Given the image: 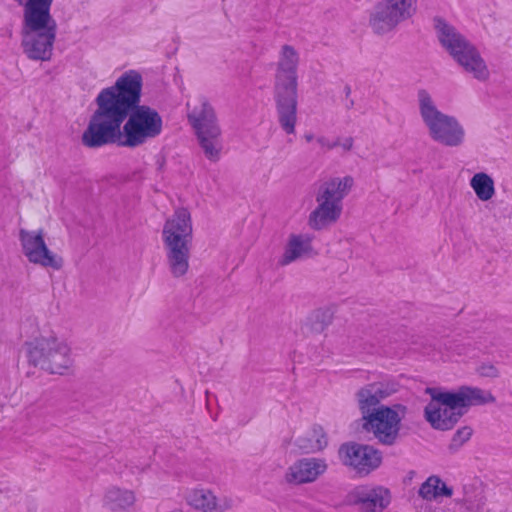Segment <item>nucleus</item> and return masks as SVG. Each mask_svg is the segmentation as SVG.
Instances as JSON below:
<instances>
[{
	"instance_id": "nucleus-26",
	"label": "nucleus",
	"mask_w": 512,
	"mask_h": 512,
	"mask_svg": "<svg viewBox=\"0 0 512 512\" xmlns=\"http://www.w3.org/2000/svg\"><path fill=\"white\" fill-rule=\"evenodd\" d=\"M472 428L469 426H464L460 429H458L455 434L453 435L452 441H451V448L458 449L460 448L464 443H466L472 436Z\"/></svg>"
},
{
	"instance_id": "nucleus-16",
	"label": "nucleus",
	"mask_w": 512,
	"mask_h": 512,
	"mask_svg": "<svg viewBox=\"0 0 512 512\" xmlns=\"http://www.w3.org/2000/svg\"><path fill=\"white\" fill-rule=\"evenodd\" d=\"M391 498L390 490L382 485H360L349 494L350 502L362 512H383Z\"/></svg>"
},
{
	"instance_id": "nucleus-3",
	"label": "nucleus",
	"mask_w": 512,
	"mask_h": 512,
	"mask_svg": "<svg viewBox=\"0 0 512 512\" xmlns=\"http://www.w3.org/2000/svg\"><path fill=\"white\" fill-rule=\"evenodd\" d=\"M123 127L110 137H102L96 134L97 130L90 132V123L82 135V143L89 148H98L107 144L118 143L121 146L135 148L142 146L163 132V119L160 113L148 105L132 107Z\"/></svg>"
},
{
	"instance_id": "nucleus-29",
	"label": "nucleus",
	"mask_w": 512,
	"mask_h": 512,
	"mask_svg": "<svg viewBox=\"0 0 512 512\" xmlns=\"http://www.w3.org/2000/svg\"><path fill=\"white\" fill-rule=\"evenodd\" d=\"M316 145L322 151H329L336 148L335 139H330L323 135L316 137Z\"/></svg>"
},
{
	"instance_id": "nucleus-17",
	"label": "nucleus",
	"mask_w": 512,
	"mask_h": 512,
	"mask_svg": "<svg viewBox=\"0 0 512 512\" xmlns=\"http://www.w3.org/2000/svg\"><path fill=\"white\" fill-rule=\"evenodd\" d=\"M185 500L190 507L200 512H226L235 505L230 496L217 495L213 490L205 487L189 489Z\"/></svg>"
},
{
	"instance_id": "nucleus-25",
	"label": "nucleus",
	"mask_w": 512,
	"mask_h": 512,
	"mask_svg": "<svg viewBox=\"0 0 512 512\" xmlns=\"http://www.w3.org/2000/svg\"><path fill=\"white\" fill-rule=\"evenodd\" d=\"M469 185L477 198L482 202L490 201L495 196V182L493 178L485 172L475 173L471 177Z\"/></svg>"
},
{
	"instance_id": "nucleus-13",
	"label": "nucleus",
	"mask_w": 512,
	"mask_h": 512,
	"mask_svg": "<svg viewBox=\"0 0 512 512\" xmlns=\"http://www.w3.org/2000/svg\"><path fill=\"white\" fill-rule=\"evenodd\" d=\"M338 455L341 463L358 476H368L383 462L382 452L372 445L347 442L340 446Z\"/></svg>"
},
{
	"instance_id": "nucleus-11",
	"label": "nucleus",
	"mask_w": 512,
	"mask_h": 512,
	"mask_svg": "<svg viewBox=\"0 0 512 512\" xmlns=\"http://www.w3.org/2000/svg\"><path fill=\"white\" fill-rule=\"evenodd\" d=\"M417 0H381L369 14V25L374 33L385 35L412 17Z\"/></svg>"
},
{
	"instance_id": "nucleus-31",
	"label": "nucleus",
	"mask_w": 512,
	"mask_h": 512,
	"mask_svg": "<svg viewBox=\"0 0 512 512\" xmlns=\"http://www.w3.org/2000/svg\"><path fill=\"white\" fill-rule=\"evenodd\" d=\"M316 137L315 135H313L312 133H308V134H305L304 138L305 140L308 142V143H311L313 141L316 142Z\"/></svg>"
},
{
	"instance_id": "nucleus-8",
	"label": "nucleus",
	"mask_w": 512,
	"mask_h": 512,
	"mask_svg": "<svg viewBox=\"0 0 512 512\" xmlns=\"http://www.w3.org/2000/svg\"><path fill=\"white\" fill-rule=\"evenodd\" d=\"M353 184L351 176L334 177L322 183L316 195L317 206L308 217L312 229L322 230L338 221L343 209L342 201Z\"/></svg>"
},
{
	"instance_id": "nucleus-15",
	"label": "nucleus",
	"mask_w": 512,
	"mask_h": 512,
	"mask_svg": "<svg viewBox=\"0 0 512 512\" xmlns=\"http://www.w3.org/2000/svg\"><path fill=\"white\" fill-rule=\"evenodd\" d=\"M399 389V384L390 378L369 383L356 392V401L362 418L377 411L381 401L392 396Z\"/></svg>"
},
{
	"instance_id": "nucleus-19",
	"label": "nucleus",
	"mask_w": 512,
	"mask_h": 512,
	"mask_svg": "<svg viewBox=\"0 0 512 512\" xmlns=\"http://www.w3.org/2000/svg\"><path fill=\"white\" fill-rule=\"evenodd\" d=\"M452 58L464 72L470 74L474 79L480 82H485L489 79L490 71L486 61L472 43L469 42Z\"/></svg>"
},
{
	"instance_id": "nucleus-7",
	"label": "nucleus",
	"mask_w": 512,
	"mask_h": 512,
	"mask_svg": "<svg viewBox=\"0 0 512 512\" xmlns=\"http://www.w3.org/2000/svg\"><path fill=\"white\" fill-rule=\"evenodd\" d=\"M417 98L420 117L429 137L446 147L463 145L466 138L463 124L455 116L440 111L426 90H420Z\"/></svg>"
},
{
	"instance_id": "nucleus-20",
	"label": "nucleus",
	"mask_w": 512,
	"mask_h": 512,
	"mask_svg": "<svg viewBox=\"0 0 512 512\" xmlns=\"http://www.w3.org/2000/svg\"><path fill=\"white\" fill-rule=\"evenodd\" d=\"M434 28L441 46L453 57L469 41L450 23L441 18L434 20Z\"/></svg>"
},
{
	"instance_id": "nucleus-23",
	"label": "nucleus",
	"mask_w": 512,
	"mask_h": 512,
	"mask_svg": "<svg viewBox=\"0 0 512 512\" xmlns=\"http://www.w3.org/2000/svg\"><path fill=\"white\" fill-rule=\"evenodd\" d=\"M328 444V438L321 426H313L295 439V446L302 453L322 451Z\"/></svg>"
},
{
	"instance_id": "nucleus-9",
	"label": "nucleus",
	"mask_w": 512,
	"mask_h": 512,
	"mask_svg": "<svg viewBox=\"0 0 512 512\" xmlns=\"http://www.w3.org/2000/svg\"><path fill=\"white\" fill-rule=\"evenodd\" d=\"M25 349L31 364L51 374L64 375L74 363L69 344L53 334L26 341Z\"/></svg>"
},
{
	"instance_id": "nucleus-12",
	"label": "nucleus",
	"mask_w": 512,
	"mask_h": 512,
	"mask_svg": "<svg viewBox=\"0 0 512 512\" xmlns=\"http://www.w3.org/2000/svg\"><path fill=\"white\" fill-rule=\"evenodd\" d=\"M404 414L405 407L402 405L392 407L380 405L377 411L362 418V426L365 431L372 433L380 443L391 445L398 436L400 422Z\"/></svg>"
},
{
	"instance_id": "nucleus-6",
	"label": "nucleus",
	"mask_w": 512,
	"mask_h": 512,
	"mask_svg": "<svg viewBox=\"0 0 512 512\" xmlns=\"http://www.w3.org/2000/svg\"><path fill=\"white\" fill-rule=\"evenodd\" d=\"M162 239L169 270L174 277L184 276L189 269L190 249L193 239L190 212L179 208L166 220Z\"/></svg>"
},
{
	"instance_id": "nucleus-18",
	"label": "nucleus",
	"mask_w": 512,
	"mask_h": 512,
	"mask_svg": "<svg viewBox=\"0 0 512 512\" xmlns=\"http://www.w3.org/2000/svg\"><path fill=\"white\" fill-rule=\"evenodd\" d=\"M326 459L305 457L292 463L286 470L285 480L289 484L301 485L315 482L326 473Z\"/></svg>"
},
{
	"instance_id": "nucleus-14",
	"label": "nucleus",
	"mask_w": 512,
	"mask_h": 512,
	"mask_svg": "<svg viewBox=\"0 0 512 512\" xmlns=\"http://www.w3.org/2000/svg\"><path fill=\"white\" fill-rule=\"evenodd\" d=\"M19 241L22 253L30 263L53 270L63 267L62 257L47 246L43 230L20 229Z\"/></svg>"
},
{
	"instance_id": "nucleus-4",
	"label": "nucleus",
	"mask_w": 512,
	"mask_h": 512,
	"mask_svg": "<svg viewBox=\"0 0 512 512\" xmlns=\"http://www.w3.org/2000/svg\"><path fill=\"white\" fill-rule=\"evenodd\" d=\"M431 400L424 409L426 421L436 430L452 429L472 406L495 401L494 396L478 387L463 386L455 392L427 389Z\"/></svg>"
},
{
	"instance_id": "nucleus-10",
	"label": "nucleus",
	"mask_w": 512,
	"mask_h": 512,
	"mask_svg": "<svg viewBox=\"0 0 512 512\" xmlns=\"http://www.w3.org/2000/svg\"><path fill=\"white\" fill-rule=\"evenodd\" d=\"M188 107V120L201 150L208 160L218 161L223 150V140L213 107L205 99L197 100L192 106L188 104Z\"/></svg>"
},
{
	"instance_id": "nucleus-5",
	"label": "nucleus",
	"mask_w": 512,
	"mask_h": 512,
	"mask_svg": "<svg viewBox=\"0 0 512 512\" xmlns=\"http://www.w3.org/2000/svg\"><path fill=\"white\" fill-rule=\"evenodd\" d=\"M298 51L283 45L278 54L274 80V99L278 122L286 134H294L297 124Z\"/></svg>"
},
{
	"instance_id": "nucleus-28",
	"label": "nucleus",
	"mask_w": 512,
	"mask_h": 512,
	"mask_svg": "<svg viewBox=\"0 0 512 512\" xmlns=\"http://www.w3.org/2000/svg\"><path fill=\"white\" fill-rule=\"evenodd\" d=\"M478 373L483 377H490V378L497 377L499 374L496 366L491 363H482L478 367Z\"/></svg>"
},
{
	"instance_id": "nucleus-22",
	"label": "nucleus",
	"mask_w": 512,
	"mask_h": 512,
	"mask_svg": "<svg viewBox=\"0 0 512 512\" xmlns=\"http://www.w3.org/2000/svg\"><path fill=\"white\" fill-rule=\"evenodd\" d=\"M103 501L112 511L130 512L136 506L137 496L133 490L113 486L106 490Z\"/></svg>"
},
{
	"instance_id": "nucleus-21",
	"label": "nucleus",
	"mask_w": 512,
	"mask_h": 512,
	"mask_svg": "<svg viewBox=\"0 0 512 512\" xmlns=\"http://www.w3.org/2000/svg\"><path fill=\"white\" fill-rule=\"evenodd\" d=\"M312 252V236L309 234H291L279 259L282 266L289 265Z\"/></svg>"
},
{
	"instance_id": "nucleus-24",
	"label": "nucleus",
	"mask_w": 512,
	"mask_h": 512,
	"mask_svg": "<svg viewBox=\"0 0 512 512\" xmlns=\"http://www.w3.org/2000/svg\"><path fill=\"white\" fill-rule=\"evenodd\" d=\"M419 495L427 501H440L443 497H451L453 489L447 486L439 477L430 476L421 485Z\"/></svg>"
},
{
	"instance_id": "nucleus-27",
	"label": "nucleus",
	"mask_w": 512,
	"mask_h": 512,
	"mask_svg": "<svg viewBox=\"0 0 512 512\" xmlns=\"http://www.w3.org/2000/svg\"><path fill=\"white\" fill-rule=\"evenodd\" d=\"M448 349L451 351V358H455V361H458L457 358H466L470 357V354L472 352V347L470 344L466 343H460V342H453L450 344Z\"/></svg>"
},
{
	"instance_id": "nucleus-2",
	"label": "nucleus",
	"mask_w": 512,
	"mask_h": 512,
	"mask_svg": "<svg viewBox=\"0 0 512 512\" xmlns=\"http://www.w3.org/2000/svg\"><path fill=\"white\" fill-rule=\"evenodd\" d=\"M54 0H14L22 9L21 47L27 58L49 61L58 25L51 13Z\"/></svg>"
},
{
	"instance_id": "nucleus-30",
	"label": "nucleus",
	"mask_w": 512,
	"mask_h": 512,
	"mask_svg": "<svg viewBox=\"0 0 512 512\" xmlns=\"http://www.w3.org/2000/svg\"><path fill=\"white\" fill-rule=\"evenodd\" d=\"M336 147H340L344 152L350 151L353 148L354 140L352 137H338L335 139Z\"/></svg>"
},
{
	"instance_id": "nucleus-1",
	"label": "nucleus",
	"mask_w": 512,
	"mask_h": 512,
	"mask_svg": "<svg viewBox=\"0 0 512 512\" xmlns=\"http://www.w3.org/2000/svg\"><path fill=\"white\" fill-rule=\"evenodd\" d=\"M142 86V74L131 69L122 73L114 86L103 89L96 98L97 109L89 121L90 132L96 129L101 139L115 135L129 110L139 105Z\"/></svg>"
},
{
	"instance_id": "nucleus-32",
	"label": "nucleus",
	"mask_w": 512,
	"mask_h": 512,
	"mask_svg": "<svg viewBox=\"0 0 512 512\" xmlns=\"http://www.w3.org/2000/svg\"><path fill=\"white\" fill-rule=\"evenodd\" d=\"M169 512H183V510H182V509H180V508H174V509H172V510H171V511H169Z\"/></svg>"
}]
</instances>
